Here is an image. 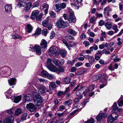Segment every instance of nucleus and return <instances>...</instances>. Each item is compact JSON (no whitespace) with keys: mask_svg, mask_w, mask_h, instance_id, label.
Returning <instances> with one entry per match:
<instances>
[{"mask_svg":"<svg viewBox=\"0 0 123 123\" xmlns=\"http://www.w3.org/2000/svg\"><path fill=\"white\" fill-rule=\"evenodd\" d=\"M87 89L86 86L83 87L81 86H80L79 84L74 89V91H76V93L77 96L81 99L82 98V95L85 92Z\"/></svg>","mask_w":123,"mask_h":123,"instance_id":"nucleus-1","label":"nucleus"},{"mask_svg":"<svg viewBox=\"0 0 123 123\" xmlns=\"http://www.w3.org/2000/svg\"><path fill=\"white\" fill-rule=\"evenodd\" d=\"M108 76L105 74H99L93 76L92 78L93 81L94 82L99 79H101L100 82H104L105 81V78H108Z\"/></svg>","mask_w":123,"mask_h":123,"instance_id":"nucleus-2","label":"nucleus"},{"mask_svg":"<svg viewBox=\"0 0 123 123\" xmlns=\"http://www.w3.org/2000/svg\"><path fill=\"white\" fill-rule=\"evenodd\" d=\"M33 99L35 104L37 106L40 105L43 100L41 95L38 94L34 95Z\"/></svg>","mask_w":123,"mask_h":123,"instance_id":"nucleus-3","label":"nucleus"},{"mask_svg":"<svg viewBox=\"0 0 123 123\" xmlns=\"http://www.w3.org/2000/svg\"><path fill=\"white\" fill-rule=\"evenodd\" d=\"M118 116V114L117 112H114L111 114L108 117V123H112L116 120Z\"/></svg>","mask_w":123,"mask_h":123,"instance_id":"nucleus-4","label":"nucleus"},{"mask_svg":"<svg viewBox=\"0 0 123 123\" xmlns=\"http://www.w3.org/2000/svg\"><path fill=\"white\" fill-rule=\"evenodd\" d=\"M58 48L55 47L54 46H52L49 49V53L51 55H53L55 54L56 57L58 55Z\"/></svg>","mask_w":123,"mask_h":123,"instance_id":"nucleus-5","label":"nucleus"},{"mask_svg":"<svg viewBox=\"0 0 123 123\" xmlns=\"http://www.w3.org/2000/svg\"><path fill=\"white\" fill-rule=\"evenodd\" d=\"M26 108L28 110L31 112L35 111L37 109L36 106L32 103L27 104Z\"/></svg>","mask_w":123,"mask_h":123,"instance_id":"nucleus-6","label":"nucleus"},{"mask_svg":"<svg viewBox=\"0 0 123 123\" xmlns=\"http://www.w3.org/2000/svg\"><path fill=\"white\" fill-rule=\"evenodd\" d=\"M29 48V50H30L32 49H33L34 51L36 52V53L37 55H40L41 53V48L38 45H36L34 47H30Z\"/></svg>","mask_w":123,"mask_h":123,"instance_id":"nucleus-7","label":"nucleus"},{"mask_svg":"<svg viewBox=\"0 0 123 123\" xmlns=\"http://www.w3.org/2000/svg\"><path fill=\"white\" fill-rule=\"evenodd\" d=\"M36 86L41 94L45 92L46 88L44 86L38 84L36 85Z\"/></svg>","mask_w":123,"mask_h":123,"instance_id":"nucleus-8","label":"nucleus"},{"mask_svg":"<svg viewBox=\"0 0 123 123\" xmlns=\"http://www.w3.org/2000/svg\"><path fill=\"white\" fill-rule=\"evenodd\" d=\"M107 116L106 113H99L96 118L97 122H99L102 118H105Z\"/></svg>","mask_w":123,"mask_h":123,"instance_id":"nucleus-9","label":"nucleus"},{"mask_svg":"<svg viewBox=\"0 0 123 123\" xmlns=\"http://www.w3.org/2000/svg\"><path fill=\"white\" fill-rule=\"evenodd\" d=\"M11 69L9 67H4L1 73V74H6L8 75H9L11 74Z\"/></svg>","mask_w":123,"mask_h":123,"instance_id":"nucleus-10","label":"nucleus"},{"mask_svg":"<svg viewBox=\"0 0 123 123\" xmlns=\"http://www.w3.org/2000/svg\"><path fill=\"white\" fill-rule=\"evenodd\" d=\"M14 119L13 117L10 116L7 117L3 122L0 121V123H12Z\"/></svg>","mask_w":123,"mask_h":123,"instance_id":"nucleus-11","label":"nucleus"},{"mask_svg":"<svg viewBox=\"0 0 123 123\" xmlns=\"http://www.w3.org/2000/svg\"><path fill=\"white\" fill-rule=\"evenodd\" d=\"M39 13V11L38 10H36L33 11L31 14V18L32 19L35 18H36Z\"/></svg>","mask_w":123,"mask_h":123,"instance_id":"nucleus-12","label":"nucleus"},{"mask_svg":"<svg viewBox=\"0 0 123 123\" xmlns=\"http://www.w3.org/2000/svg\"><path fill=\"white\" fill-rule=\"evenodd\" d=\"M9 85L11 86L15 85L16 84V79L14 78H12L8 80Z\"/></svg>","mask_w":123,"mask_h":123,"instance_id":"nucleus-13","label":"nucleus"},{"mask_svg":"<svg viewBox=\"0 0 123 123\" xmlns=\"http://www.w3.org/2000/svg\"><path fill=\"white\" fill-rule=\"evenodd\" d=\"M32 4L31 2H29L27 3L25 7L24 10L25 12H27L32 7Z\"/></svg>","mask_w":123,"mask_h":123,"instance_id":"nucleus-14","label":"nucleus"},{"mask_svg":"<svg viewBox=\"0 0 123 123\" xmlns=\"http://www.w3.org/2000/svg\"><path fill=\"white\" fill-rule=\"evenodd\" d=\"M64 23L63 20H59L56 23V26L59 28H62L64 26Z\"/></svg>","mask_w":123,"mask_h":123,"instance_id":"nucleus-15","label":"nucleus"},{"mask_svg":"<svg viewBox=\"0 0 123 123\" xmlns=\"http://www.w3.org/2000/svg\"><path fill=\"white\" fill-rule=\"evenodd\" d=\"M104 14L105 15L109 16V12L111 11L112 9L109 6H107L104 9Z\"/></svg>","mask_w":123,"mask_h":123,"instance_id":"nucleus-16","label":"nucleus"},{"mask_svg":"<svg viewBox=\"0 0 123 123\" xmlns=\"http://www.w3.org/2000/svg\"><path fill=\"white\" fill-rule=\"evenodd\" d=\"M53 63L56 65L58 66L60 64L62 65L64 63V60H62L61 61L57 59H54L53 61Z\"/></svg>","mask_w":123,"mask_h":123,"instance_id":"nucleus-17","label":"nucleus"},{"mask_svg":"<svg viewBox=\"0 0 123 123\" xmlns=\"http://www.w3.org/2000/svg\"><path fill=\"white\" fill-rule=\"evenodd\" d=\"M49 7V5L47 3H44L43 4L42 7V9H43L45 10L44 12L45 14H46L48 13Z\"/></svg>","mask_w":123,"mask_h":123,"instance_id":"nucleus-18","label":"nucleus"},{"mask_svg":"<svg viewBox=\"0 0 123 123\" xmlns=\"http://www.w3.org/2000/svg\"><path fill=\"white\" fill-rule=\"evenodd\" d=\"M23 98L25 100V102H26L30 101L32 98V97L31 95L28 94L24 95Z\"/></svg>","mask_w":123,"mask_h":123,"instance_id":"nucleus-19","label":"nucleus"},{"mask_svg":"<svg viewBox=\"0 0 123 123\" xmlns=\"http://www.w3.org/2000/svg\"><path fill=\"white\" fill-rule=\"evenodd\" d=\"M40 44L42 48L45 49H45L47 47V42L45 40L43 39L42 40Z\"/></svg>","mask_w":123,"mask_h":123,"instance_id":"nucleus-20","label":"nucleus"},{"mask_svg":"<svg viewBox=\"0 0 123 123\" xmlns=\"http://www.w3.org/2000/svg\"><path fill=\"white\" fill-rule=\"evenodd\" d=\"M47 67L51 71L55 72L56 71L57 68L52 64Z\"/></svg>","mask_w":123,"mask_h":123,"instance_id":"nucleus-21","label":"nucleus"},{"mask_svg":"<svg viewBox=\"0 0 123 123\" xmlns=\"http://www.w3.org/2000/svg\"><path fill=\"white\" fill-rule=\"evenodd\" d=\"M60 54L62 57H64L67 54V52L65 49H61L60 51Z\"/></svg>","mask_w":123,"mask_h":123,"instance_id":"nucleus-22","label":"nucleus"},{"mask_svg":"<svg viewBox=\"0 0 123 123\" xmlns=\"http://www.w3.org/2000/svg\"><path fill=\"white\" fill-rule=\"evenodd\" d=\"M68 20L70 23L72 22L75 23L76 21V18L74 16H69V17L68 19Z\"/></svg>","mask_w":123,"mask_h":123,"instance_id":"nucleus-23","label":"nucleus"},{"mask_svg":"<svg viewBox=\"0 0 123 123\" xmlns=\"http://www.w3.org/2000/svg\"><path fill=\"white\" fill-rule=\"evenodd\" d=\"M49 88L51 90H53L56 88V85L55 82H52L50 83Z\"/></svg>","mask_w":123,"mask_h":123,"instance_id":"nucleus-24","label":"nucleus"},{"mask_svg":"<svg viewBox=\"0 0 123 123\" xmlns=\"http://www.w3.org/2000/svg\"><path fill=\"white\" fill-rule=\"evenodd\" d=\"M5 11L7 12H9L12 10L11 5V4H7L5 6Z\"/></svg>","mask_w":123,"mask_h":123,"instance_id":"nucleus-25","label":"nucleus"},{"mask_svg":"<svg viewBox=\"0 0 123 123\" xmlns=\"http://www.w3.org/2000/svg\"><path fill=\"white\" fill-rule=\"evenodd\" d=\"M79 71L78 72L79 74L81 75L85 73L87 71V69L83 68H80L79 69Z\"/></svg>","mask_w":123,"mask_h":123,"instance_id":"nucleus-26","label":"nucleus"},{"mask_svg":"<svg viewBox=\"0 0 123 123\" xmlns=\"http://www.w3.org/2000/svg\"><path fill=\"white\" fill-rule=\"evenodd\" d=\"M11 90L10 89L8 90L5 93L6 96L7 98L9 99L11 98Z\"/></svg>","mask_w":123,"mask_h":123,"instance_id":"nucleus-27","label":"nucleus"},{"mask_svg":"<svg viewBox=\"0 0 123 123\" xmlns=\"http://www.w3.org/2000/svg\"><path fill=\"white\" fill-rule=\"evenodd\" d=\"M54 6L55 7V8H54L55 11L57 12H59L61 9V6L57 4H55Z\"/></svg>","mask_w":123,"mask_h":123,"instance_id":"nucleus-28","label":"nucleus"},{"mask_svg":"<svg viewBox=\"0 0 123 123\" xmlns=\"http://www.w3.org/2000/svg\"><path fill=\"white\" fill-rule=\"evenodd\" d=\"M63 104L65 105H68V107H70V105L72 104V100L71 99H69L67 101L63 103Z\"/></svg>","mask_w":123,"mask_h":123,"instance_id":"nucleus-29","label":"nucleus"},{"mask_svg":"<svg viewBox=\"0 0 123 123\" xmlns=\"http://www.w3.org/2000/svg\"><path fill=\"white\" fill-rule=\"evenodd\" d=\"M22 113V112L20 108H17L15 111L14 115L15 116H18Z\"/></svg>","mask_w":123,"mask_h":123,"instance_id":"nucleus-30","label":"nucleus"},{"mask_svg":"<svg viewBox=\"0 0 123 123\" xmlns=\"http://www.w3.org/2000/svg\"><path fill=\"white\" fill-rule=\"evenodd\" d=\"M22 97L21 95L15 97L14 99V102L16 103H18L21 99Z\"/></svg>","mask_w":123,"mask_h":123,"instance_id":"nucleus-31","label":"nucleus"},{"mask_svg":"<svg viewBox=\"0 0 123 123\" xmlns=\"http://www.w3.org/2000/svg\"><path fill=\"white\" fill-rule=\"evenodd\" d=\"M43 26L44 27H46L49 25V19L47 18L43 21L42 23Z\"/></svg>","mask_w":123,"mask_h":123,"instance_id":"nucleus-32","label":"nucleus"},{"mask_svg":"<svg viewBox=\"0 0 123 123\" xmlns=\"http://www.w3.org/2000/svg\"><path fill=\"white\" fill-rule=\"evenodd\" d=\"M68 32L73 36L76 35L77 32L74 30L72 29H70L68 31Z\"/></svg>","mask_w":123,"mask_h":123,"instance_id":"nucleus-33","label":"nucleus"},{"mask_svg":"<svg viewBox=\"0 0 123 123\" xmlns=\"http://www.w3.org/2000/svg\"><path fill=\"white\" fill-rule=\"evenodd\" d=\"M49 73L45 71H42L41 73V75L43 77L46 78L48 76Z\"/></svg>","mask_w":123,"mask_h":123,"instance_id":"nucleus-34","label":"nucleus"},{"mask_svg":"<svg viewBox=\"0 0 123 123\" xmlns=\"http://www.w3.org/2000/svg\"><path fill=\"white\" fill-rule=\"evenodd\" d=\"M71 81V79L69 77H66L63 80V81L65 82V83L67 84L69 83Z\"/></svg>","mask_w":123,"mask_h":123,"instance_id":"nucleus-35","label":"nucleus"},{"mask_svg":"<svg viewBox=\"0 0 123 123\" xmlns=\"http://www.w3.org/2000/svg\"><path fill=\"white\" fill-rule=\"evenodd\" d=\"M25 2L21 0L19 1L18 4V6L19 7L24 6L25 5Z\"/></svg>","mask_w":123,"mask_h":123,"instance_id":"nucleus-36","label":"nucleus"},{"mask_svg":"<svg viewBox=\"0 0 123 123\" xmlns=\"http://www.w3.org/2000/svg\"><path fill=\"white\" fill-rule=\"evenodd\" d=\"M26 31L29 33L31 32L32 28L31 25L29 24H28L27 26Z\"/></svg>","mask_w":123,"mask_h":123,"instance_id":"nucleus-37","label":"nucleus"},{"mask_svg":"<svg viewBox=\"0 0 123 123\" xmlns=\"http://www.w3.org/2000/svg\"><path fill=\"white\" fill-rule=\"evenodd\" d=\"M105 26L106 28L108 30H110L111 28L112 25L111 24H108V23H106L105 24Z\"/></svg>","mask_w":123,"mask_h":123,"instance_id":"nucleus-38","label":"nucleus"},{"mask_svg":"<svg viewBox=\"0 0 123 123\" xmlns=\"http://www.w3.org/2000/svg\"><path fill=\"white\" fill-rule=\"evenodd\" d=\"M112 29L114 31V32L115 33H117L119 31V30L118 29L117 26L116 24L112 26Z\"/></svg>","mask_w":123,"mask_h":123,"instance_id":"nucleus-39","label":"nucleus"},{"mask_svg":"<svg viewBox=\"0 0 123 123\" xmlns=\"http://www.w3.org/2000/svg\"><path fill=\"white\" fill-rule=\"evenodd\" d=\"M41 33V30L40 28H38L37 29L35 33L34 34V35L36 37L38 35H39Z\"/></svg>","mask_w":123,"mask_h":123,"instance_id":"nucleus-40","label":"nucleus"},{"mask_svg":"<svg viewBox=\"0 0 123 123\" xmlns=\"http://www.w3.org/2000/svg\"><path fill=\"white\" fill-rule=\"evenodd\" d=\"M88 60L90 64H92L95 62V59L94 57L92 56H90L88 57Z\"/></svg>","mask_w":123,"mask_h":123,"instance_id":"nucleus-41","label":"nucleus"},{"mask_svg":"<svg viewBox=\"0 0 123 123\" xmlns=\"http://www.w3.org/2000/svg\"><path fill=\"white\" fill-rule=\"evenodd\" d=\"M118 104L119 106H121L123 105V97L120 98L118 101Z\"/></svg>","mask_w":123,"mask_h":123,"instance_id":"nucleus-42","label":"nucleus"},{"mask_svg":"<svg viewBox=\"0 0 123 123\" xmlns=\"http://www.w3.org/2000/svg\"><path fill=\"white\" fill-rule=\"evenodd\" d=\"M118 107L117 106V103L116 102H114L112 108V111H114L116 110H117Z\"/></svg>","mask_w":123,"mask_h":123,"instance_id":"nucleus-43","label":"nucleus"},{"mask_svg":"<svg viewBox=\"0 0 123 123\" xmlns=\"http://www.w3.org/2000/svg\"><path fill=\"white\" fill-rule=\"evenodd\" d=\"M64 69L62 67H60L58 69L56 68V71L55 72H56L58 73H59L64 72Z\"/></svg>","mask_w":123,"mask_h":123,"instance_id":"nucleus-44","label":"nucleus"},{"mask_svg":"<svg viewBox=\"0 0 123 123\" xmlns=\"http://www.w3.org/2000/svg\"><path fill=\"white\" fill-rule=\"evenodd\" d=\"M12 38L14 39H16L17 38L19 39L21 38L20 36L17 34L12 35H11Z\"/></svg>","mask_w":123,"mask_h":123,"instance_id":"nucleus-45","label":"nucleus"},{"mask_svg":"<svg viewBox=\"0 0 123 123\" xmlns=\"http://www.w3.org/2000/svg\"><path fill=\"white\" fill-rule=\"evenodd\" d=\"M68 12L69 16H70V17H71V16H74V12L70 8L68 9Z\"/></svg>","mask_w":123,"mask_h":123,"instance_id":"nucleus-46","label":"nucleus"},{"mask_svg":"<svg viewBox=\"0 0 123 123\" xmlns=\"http://www.w3.org/2000/svg\"><path fill=\"white\" fill-rule=\"evenodd\" d=\"M87 32L88 34L92 37H93L95 36V34L93 32H91L89 30H88Z\"/></svg>","mask_w":123,"mask_h":123,"instance_id":"nucleus-47","label":"nucleus"},{"mask_svg":"<svg viewBox=\"0 0 123 123\" xmlns=\"http://www.w3.org/2000/svg\"><path fill=\"white\" fill-rule=\"evenodd\" d=\"M27 116V114L26 113H25L22 115L21 118V120L22 121H23L26 120V118Z\"/></svg>","mask_w":123,"mask_h":123,"instance_id":"nucleus-48","label":"nucleus"},{"mask_svg":"<svg viewBox=\"0 0 123 123\" xmlns=\"http://www.w3.org/2000/svg\"><path fill=\"white\" fill-rule=\"evenodd\" d=\"M76 1L78 2V6H76L77 7V9L79 8V6H81L82 5L81 2L82 1V0H76Z\"/></svg>","mask_w":123,"mask_h":123,"instance_id":"nucleus-49","label":"nucleus"},{"mask_svg":"<svg viewBox=\"0 0 123 123\" xmlns=\"http://www.w3.org/2000/svg\"><path fill=\"white\" fill-rule=\"evenodd\" d=\"M52 60L50 58H48L47 61V67L52 64Z\"/></svg>","mask_w":123,"mask_h":123,"instance_id":"nucleus-50","label":"nucleus"},{"mask_svg":"<svg viewBox=\"0 0 123 123\" xmlns=\"http://www.w3.org/2000/svg\"><path fill=\"white\" fill-rule=\"evenodd\" d=\"M103 83H103L102 85H101L99 86V88L100 89H101L103 87H104V86H106L107 84V80L105 79V81Z\"/></svg>","mask_w":123,"mask_h":123,"instance_id":"nucleus-51","label":"nucleus"},{"mask_svg":"<svg viewBox=\"0 0 123 123\" xmlns=\"http://www.w3.org/2000/svg\"><path fill=\"white\" fill-rule=\"evenodd\" d=\"M49 13L51 17L54 18L55 17L56 14L53 11H50Z\"/></svg>","mask_w":123,"mask_h":123,"instance_id":"nucleus-52","label":"nucleus"},{"mask_svg":"<svg viewBox=\"0 0 123 123\" xmlns=\"http://www.w3.org/2000/svg\"><path fill=\"white\" fill-rule=\"evenodd\" d=\"M95 20L93 17H92L90 19V23H92L94 24H95Z\"/></svg>","mask_w":123,"mask_h":123,"instance_id":"nucleus-53","label":"nucleus"},{"mask_svg":"<svg viewBox=\"0 0 123 123\" xmlns=\"http://www.w3.org/2000/svg\"><path fill=\"white\" fill-rule=\"evenodd\" d=\"M94 120L92 118H91L88 121L86 122L85 123H94Z\"/></svg>","mask_w":123,"mask_h":123,"instance_id":"nucleus-54","label":"nucleus"},{"mask_svg":"<svg viewBox=\"0 0 123 123\" xmlns=\"http://www.w3.org/2000/svg\"><path fill=\"white\" fill-rule=\"evenodd\" d=\"M75 44V43L73 41H70L69 43V48L70 47H72Z\"/></svg>","mask_w":123,"mask_h":123,"instance_id":"nucleus-55","label":"nucleus"},{"mask_svg":"<svg viewBox=\"0 0 123 123\" xmlns=\"http://www.w3.org/2000/svg\"><path fill=\"white\" fill-rule=\"evenodd\" d=\"M65 107L63 105H60L59 107V110L61 111H62L64 110L65 109Z\"/></svg>","mask_w":123,"mask_h":123,"instance_id":"nucleus-56","label":"nucleus"},{"mask_svg":"<svg viewBox=\"0 0 123 123\" xmlns=\"http://www.w3.org/2000/svg\"><path fill=\"white\" fill-rule=\"evenodd\" d=\"M55 33L54 31H52L50 34V39H52L53 38L55 37Z\"/></svg>","mask_w":123,"mask_h":123,"instance_id":"nucleus-57","label":"nucleus"},{"mask_svg":"<svg viewBox=\"0 0 123 123\" xmlns=\"http://www.w3.org/2000/svg\"><path fill=\"white\" fill-rule=\"evenodd\" d=\"M65 94L64 91H59L57 93V96H60L62 95Z\"/></svg>","mask_w":123,"mask_h":123,"instance_id":"nucleus-58","label":"nucleus"},{"mask_svg":"<svg viewBox=\"0 0 123 123\" xmlns=\"http://www.w3.org/2000/svg\"><path fill=\"white\" fill-rule=\"evenodd\" d=\"M50 80H52L54 78L53 75V74H49L48 76L47 77Z\"/></svg>","mask_w":123,"mask_h":123,"instance_id":"nucleus-59","label":"nucleus"},{"mask_svg":"<svg viewBox=\"0 0 123 123\" xmlns=\"http://www.w3.org/2000/svg\"><path fill=\"white\" fill-rule=\"evenodd\" d=\"M47 33V29H44L42 31V34L44 36H46Z\"/></svg>","mask_w":123,"mask_h":123,"instance_id":"nucleus-60","label":"nucleus"},{"mask_svg":"<svg viewBox=\"0 0 123 123\" xmlns=\"http://www.w3.org/2000/svg\"><path fill=\"white\" fill-rule=\"evenodd\" d=\"M86 37V35L84 33H82L80 36V38L82 39H84Z\"/></svg>","mask_w":123,"mask_h":123,"instance_id":"nucleus-61","label":"nucleus"},{"mask_svg":"<svg viewBox=\"0 0 123 123\" xmlns=\"http://www.w3.org/2000/svg\"><path fill=\"white\" fill-rule=\"evenodd\" d=\"M109 69L112 71H113L114 70V68L113 67H112V64H110L109 66L108 67Z\"/></svg>","mask_w":123,"mask_h":123,"instance_id":"nucleus-62","label":"nucleus"},{"mask_svg":"<svg viewBox=\"0 0 123 123\" xmlns=\"http://www.w3.org/2000/svg\"><path fill=\"white\" fill-rule=\"evenodd\" d=\"M83 44L85 45L86 47H87L88 46H89L90 44V43L89 42L87 41H85L83 42Z\"/></svg>","mask_w":123,"mask_h":123,"instance_id":"nucleus-63","label":"nucleus"},{"mask_svg":"<svg viewBox=\"0 0 123 123\" xmlns=\"http://www.w3.org/2000/svg\"><path fill=\"white\" fill-rule=\"evenodd\" d=\"M104 21L102 20L98 22V25L99 26H102L104 25Z\"/></svg>","mask_w":123,"mask_h":123,"instance_id":"nucleus-64","label":"nucleus"}]
</instances>
